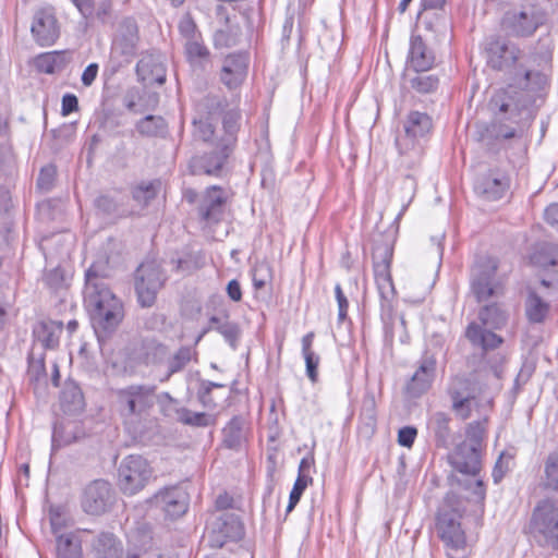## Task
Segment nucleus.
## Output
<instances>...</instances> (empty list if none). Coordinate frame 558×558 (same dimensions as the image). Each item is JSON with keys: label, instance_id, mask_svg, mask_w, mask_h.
<instances>
[{"label": "nucleus", "instance_id": "obj_35", "mask_svg": "<svg viewBox=\"0 0 558 558\" xmlns=\"http://www.w3.org/2000/svg\"><path fill=\"white\" fill-rule=\"evenodd\" d=\"M57 556L58 558H81L82 547L78 537L74 534L57 535Z\"/></svg>", "mask_w": 558, "mask_h": 558}, {"label": "nucleus", "instance_id": "obj_58", "mask_svg": "<svg viewBox=\"0 0 558 558\" xmlns=\"http://www.w3.org/2000/svg\"><path fill=\"white\" fill-rule=\"evenodd\" d=\"M303 356H304L305 365H306V375L313 383H315L317 380V376H318L317 367H318L320 359L315 352L306 353Z\"/></svg>", "mask_w": 558, "mask_h": 558}, {"label": "nucleus", "instance_id": "obj_15", "mask_svg": "<svg viewBox=\"0 0 558 558\" xmlns=\"http://www.w3.org/2000/svg\"><path fill=\"white\" fill-rule=\"evenodd\" d=\"M112 504V490L109 482L96 480L86 486L82 498L83 510L93 515L105 513Z\"/></svg>", "mask_w": 558, "mask_h": 558}, {"label": "nucleus", "instance_id": "obj_28", "mask_svg": "<svg viewBox=\"0 0 558 558\" xmlns=\"http://www.w3.org/2000/svg\"><path fill=\"white\" fill-rule=\"evenodd\" d=\"M433 128L430 117L425 112L411 111L403 122L405 138L415 141L427 135Z\"/></svg>", "mask_w": 558, "mask_h": 558}, {"label": "nucleus", "instance_id": "obj_20", "mask_svg": "<svg viewBox=\"0 0 558 558\" xmlns=\"http://www.w3.org/2000/svg\"><path fill=\"white\" fill-rule=\"evenodd\" d=\"M448 461L456 471L466 475L481 471V451L462 442L448 454Z\"/></svg>", "mask_w": 558, "mask_h": 558}, {"label": "nucleus", "instance_id": "obj_41", "mask_svg": "<svg viewBox=\"0 0 558 558\" xmlns=\"http://www.w3.org/2000/svg\"><path fill=\"white\" fill-rule=\"evenodd\" d=\"M74 425L71 423H57L53 427L52 433V448H60L62 446H66L76 440V435L74 434Z\"/></svg>", "mask_w": 558, "mask_h": 558}, {"label": "nucleus", "instance_id": "obj_32", "mask_svg": "<svg viewBox=\"0 0 558 558\" xmlns=\"http://www.w3.org/2000/svg\"><path fill=\"white\" fill-rule=\"evenodd\" d=\"M93 546L96 558H119L122 550L120 543L111 533H101Z\"/></svg>", "mask_w": 558, "mask_h": 558}, {"label": "nucleus", "instance_id": "obj_64", "mask_svg": "<svg viewBox=\"0 0 558 558\" xmlns=\"http://www.w3.org/2000/svg\"><path fill=\"white\" fill-rule=\"evenodd\" d=\"M227 294L233 302H240L242 300L241 284L236 279H232L228 282Z\"/></svg>", "mask_w": 558, "mask_h": 558}, {"label": "nucleus", "instance_id": "obj_62", "mask_svg": "<svg viewBox=\"0 0 558 558\" xmlns=\"http://www.w3.org/2000/svg\"><path fill=\"white\" fill-rule=\"evenodd\" d=\"M96 207L105 214H111L117 209V203L107 195H101L95 201Z\"/></svg>", "mask_w": 558, "mask_h": 558}, {"label": "nucleus", "instance_id": "obj_31", "mask_svg": "<svg viewBox=\"0 0 558 558\" xmlns=\"http://www.w3.org/2000/svg\"><path fill=\"white\" fill-rule=\"evenodd\" d=\"M525 315L530 323H543L548 313L549 304L542 300L534 291H530L524 304Z\"/></svg>", "mask_w": 558, "mask_h": 558}, {"label": "nucleus", "instance_id": "obj_23", "mask_svg": "<svg viewBox=\"0 0 558 558\" xmlns=\"http://www.w3.org/2000/svg\"><path fill=\"white\" fill-rule=\"evenodd\" d=\"M510 186V179L501 172H489L478 177L474 184L475 192L489 201L501 198Z\"/></svg>", "mask_w": 558, "mask_h": 558}, {"label": "nucleus", "instance_id": "obj_57", "mask_svg": "<svg viewBox=\"0 0 558 558\" xmlns=\"http://www.w3.org/2000/svg\"><path fill=\"white\" fill-rule=\"evenodd\" d=\"M417 435V429L413 426H404L399 429L398 442L402 447L411 448Z\"/></svg>", "mask_w": 558, "mask_h": 558}, {"label": "nucleus", "instance_id": "obj_30", "mask_svg": "<svg viewBox=\"0 0 558 558\" xmlns=\"http://www.w3.org/2000/svg\"><path fill=\"white\" fill-rule=\"evenodd\" d=\"M135 128L145 137H165L168 133V124L160 116L148 114L137 121Z\"/></svg>", "mask_w": 558, "mask_h": 558}, {"label": "nucleus", "instance_id": "obj_21", "mask_svg": "<svg viewBox=\"0 0 558 558\" xmlns=\"http://www.w3.org/2000/svg\"><path fill=\"white\" fill-rule=\"evenodd\" d=\"M226 195L220 186L208 187L198 206V214L208 223H216L221 220L225 211Z\"/></svg>", "mask_w": 558, "mask_h": 558}, {"label": "nucleus", "instance_id": "obj_4", "mask_svg": "<svg viewBox=\"0 0 558 558\" xmlns=\"http://www.w3.org/2000/svg\"><path fill=\"white\" fill-rule=\"evenodd\" d=\"M510 319L508 306L502 302H490L478 308L477 320L471 322L465 329L470 343L482 350L483 354L499 348L504 343L501 336L494 332L505 328Z\"/></svg>", "mask_w": 558, "mask_h": 558}, {"label": "nucleus", "instance_id": "obj_10", "mask_svg": "<svg viewBox=\"0 0 558 558\" xmlns=\"http://www.w3.org/2000/svg\"><path fill=\"white\" fill-rule=\"evenodd\" d=\"M153 476L148 461L140 454L126 456L118 469V484L124 495L133 496L141 492Z\"/></svg>", "mask_w": 558, "mask_h": 558}, {"label": "nucleus", "instance_id": "obj_60", "mask_svg": "<svg viewBox=\"0 0 558 558\" xmlns=\"http://www.w3.org/2000/svg\"><path fill=\"white\" fill-rule=\"evenodd\" d=\"M511 456H507L506 453H501L495 464L493 470V478L495 483H498L504 477L506 471L508 470V462L511 460Z\"/></svg>", "mask_w": 558, "mask_h": 558}, {"label": "nucleus", "instance_id": "obj_34", "mask_svg": "<svg viewBox=\"0 0 558 558\" xmlns=\"http://www.w3.org/2000/svg\"><path fill=\"white\" fill-rule=\"evenodd\" d=\"M177 420L185 425L207 427L216 423V415L205 412H194L187 408H179L175 411Z\"/></svg>", "mask_w": 558, "mask_h": 558}, {"label": "nucleus", "instance_id": "obj_37", "mask_svg": "<svg viewBox=\"0 0 558 558\" xmlns=\"http://www.w3.org/2000/svg\"><path fill=\"white\" fill-rule=\"evenodd\" d=\"M196 355V351L191 347H181L172 356L168 359V372L166 379L171 375L181 372Z\"/></svg>", "mask_w": 558, "mask_h": 558}, {"label": "nucleus", "instance_id": "obj_44", "mask_svg": "<svg viewBox=\"0 0 558 558\" xmlns=\"http://www.w3.org/2000/svg\"><path fill=\"white\" fill-rule=\"evenodd\" d=\"M225 385L217 384L209 380H202L199 384V388L197 390V399L201 404L207 410H214L217 408L218 403L215 398L211 396V391L214 388H223Z\"/></svg>", "mask_w": 558, "mask_h": 558}, {"label": "nucleus", "instance_id": "obj_55", "mask_svg": "<svg viewBox=\"0 0 558 558\" xmlns=\"http://www.w3.org/2000/svg\"><path fill=\"white\" fill-rule=\"evenodd\" d=\"M27 375L31 380H40V378L46 375L44 359H35L32 356L28 363Z\"/></svg>", "mask_w": 558, "mask_h": 558}, {"label": "nucleus", "instance_id": "obj_45", "mask_svg": "<svg viewBox=\"0 0 558 558\" xmlns=\"http://www.w3.org/2000/svg\"><path fill=\"white\" fill-rule=\"evenodd\" d=\"M62 65V54L60 52H49L39 56L36 59V66L40 72L52 74Z\"/></svg>", "mask_w": 558, "mask_h": 558}, {"label": "nucleus", "instance_id": "obj_8", "mask_svg": "<svg viewBox=\"0 0 558 558\" xmlns=\"http://www.w3.org/2000/svg\"><path fill=\"white\" fill-rule=\"evenodd\" d=\"M392 248L389 245L376 246L373 251L374 277L380 298L381 318H390L396 302V290L391 278L390 265Z\"/></svg>", "mask_w": 558, "mask_h": 558}, {"label": "nucleus", "instance_id": "obj_22", "mask_svg": "<svg viewBox=\"0 0 558 558\" xmlns=\"http://www.w3.org/2000/svg\"><path fill=\"white\" fill-rule=\"evenodd\" d=\"M138 43V28L134 20H123L112 44V53L124 56L126 62L134 56Z\"/></svg>", "mask_w": 558, "mask_h": 558}, {"label": "nucleus", "instance_id": "obj_14", "mask_svg": "<svg viewBox=\"0 0 558 558\" xmlns=\"http://www.w3.org/2000/svg\"><path fill=\"white\" fill-rule=\"evenodd\" d=\"M244 527L235 513L222 512L208 525V539L211 547L220 548L228 541L242 538Z\"/></svg>", "mask_w": 558, "mask_h": 558}, {"label": "nucleus", "instance_id": "obj_29", "mask_svg": "<svg viewBox=\"0 0 558 558\" xmlns=\"http://www.w3.org/2000/svg\"><path fill=\"white\" fill-rule=\"evenodd\" d=\"M222 117V128L225 135L220 137L217 143L225 146L226 150H232L236 144V134L240 129L241 113L238 109H230L225 111Z\"/></svg>", "mask_w": 558, "mask_h": 558}, {"label": "nucleus", "instance_id": "obj_5", "mask_svg": "<svg viewBox=\"0 0 558 558\" xmlns=\"http://www.w3.org/2000/svg\"><path fill=\"white\" fill-rule=\"evenodd\" d=\"M155 399V386L131 385L117 390V411L130 433H142V423L154 407Z\"/></svg>", "mask_w": 558, "mask_h": 558}, {"label": "nucleus", "instance_id": "obj_13", "mask_svg": "<svg viewBox=\"0 0 558 558\" xmlns=\"http://www.w3.org/2000/svg\"><path fill=\"white\" fill-rule=\"evenodd\" d=\"M165 281L166 277L156 262L149 260L140 265L135 275V291L142 307H150L155 304L157 293Z\"/></svg>", "mask_w": 558, "mask_h": 558}, {"label": "nucleus", "instance_id": "obj_47", "mask_svg": "<svg viewBox=\"0 0 558 558\" xmlns=\"http://www.w3.org/2000/svg\"><path fill=\"white\" fill-rule=\"evenodd\" d=\"M35 336L46 349H53L59 343V336L56 333L54 327L48 324H41L35 330Z\"/></svg>", "mask_w": 558, "mask_h": 558}, {"label": "nucleus", "instance_id": "obj_61", "mask_svg": "<svg viewBox=\"0 0 558 558\" xmlns=\"http://www.w3.org/2000/svg\"><path fill=\"white\" fill-rule=\"evenodd\" d=\"M78 109V99L74 94H65L62 97L61 113L62 116H69L70 113Z\"/></svg>", "mask_w": 558, "mask_h": 558}, {"label": "nucleus", "instance_id": "obj_50", "mask_svg": "<svg viewBox=\"0 0 558 558\" xmlns=\"http://www.w3.org/2000/svg\"><path fill=\"white\" fill-rule=\"evenodd\" d=\"M308 483H312V478H304L303 476L296 478L289 496L287 512H291L295 508Z\"/></svg>", "mask_w": 558, "mask_h": 558}, {"label": "nucleus", "instance_id": "obj_9", "mask_svg": "<svg viewBox=\"0 0 558 558\" xmlns=\"http://www.w3.org/2000/svg\"><path fill=\"white\" fill-rule=\"evenodd\" d=\"M529 529L539 546L558 551V506L556 504L539 502L532 513Z\"/></svg>", "mask_w": 558, "mask_h": 558}, {"label": "nucleus", "instance_id": "obj_26", "mask_svg": "<svg viewBox=\"0 0 558 558\" xmlns=\"http://www.w3.org/2000/svg\"><path fill=\"white\" fill-rule=\"evenodd\" d=\"M451 417L444 412H435L428 420V428L437 447L448 449L454 442V433L450 427Z\"/></svg>", "mask_w": 558, "mask_h": 558}, {"label": "nucleus", "instance_id": "obj_12", "mask_svg": "<svg viewBox=\"0 0 558 558\" xmlns=\"http://www.w3.org/2000/svg\"><path fill=\"white\" fill-rule=\"evenodd\" d=\"M545 21L546 16L542 9L527 4L506 12L502 26L513 37H530Z\"/></svg>", "mask_w": 558, "mask_h": 558}, {"label": "nucleus", "instance_id": "obj_51", "mask_svg": "<svg viewBox=\"0 0 558 558\" xmlns=\"http://www.w3.org/2000/svg\"><path fill=\"white\" fill-rule=\"evenodd\" d=\"M57 170L52 165H48L41 168L37 179V187L43 192H49L56 179Z\"/></svg>", "mask_w": 558, "mask_h": 558}, {"label": "nucleus", "instance_id": "obj_11", "mask_svg": "<svg viewBox=\"0 0 558 558\" xmlns=\"http://www.w3.org/2000/svg\"><path fill=\"white\" fill-rule=\"evenodd\" d=\"M497 262L492 257L482 258L472 270L471 290L478 303L504 294V286L497 277Z\"/></svg>", "mask_w": 558, "mask_h": 558}, {"label": "nucleus", "instance_id": "obj_40", "mask_svg": "<svg viewBox=\"0 0 558 558\" xmlns=\"http://www.w3.org/2000/svg\"><path fill=\"white\" fill-rule=\"evenodd\" d=\"M229 22V19H227ZM241 29L236 25L227 23L225 28L218 29L214 35V43L217 48H229L238 45Z\"/></svg>", "mask_w": 558, "mask_h": 558}, {"label": "nucleus", "instance_id": "obj_48", "mask_svg": "<svg viewBox=\"0 0 558 558\" xmlns=\"http://www.w3.org/2000/svg\"><path fill=\"white\" fill-rule=\"evenodd\" d=\"M485 429L482 423L473 422L466 428V439L462 444L474 447L476 450H482V441L484 438Z\"/></svg>", "mask_w": 558, "mask_h": 558}, {"label": "nucleus", "instance_id": "obj_42", "mask_svg": "<svg viewBox=\"0 0 558 558\" xmlns=\"http://www.w3.org/2000/svg\"><path fill=\"white\" fill-rule=\"evenodd\" d=\"M160 185V181H153L137 185L132 192L134 201L142 206L148 205L150 201L157 196Z\"/></svg>", "mask_w": 558, "mask_h": 558}, {"label": "nucleus", "instance_id": "obj_27", "mask_svg": "<svg viewBox=\"0 0 558 558\" xmlns=\"http://www.w3.org/2000/svg\"><path fill=\"white\" fill-rule=\"evenodd\" d=\"M410 62L417 72H426L435 62L434 53L426 47L418 35L411 37Z\"/></svg>", "mask_w": 558, "mask_h": 558}, {"label": "nucleus", "instance_id": "obj_18", "mask_svg": "<svg viewBox=\"0 0 558 558\" xmlns=\"http://www.w3.org/2000/svg\"><path fill=\"white\" fill-rule=\"evenodd\" d=\"M250 59L247 53L228 54L221 65L220 81L229 89L238 88L246 78Z\"/></svg>", "mask_w": 558, "mask_h": 558}, {"label": "nucleus", "instance_id": "obj_49", "mask_svg": "<svg viewBox=\"0 0 558 558\" xmlns=\"http://www.w3.org/2000/svg\"><path fill=\"white\" fill-rule=\"evenodd\" d=\"M215 330L218 331L225 340L229 343V345L235 350L236 342L240 337V328L239 325L234 322H226L222 326H214Z\"/></svg>", "mask_w": 558, "mask_h": 558}, {"label": "nucleus", "instance_id": "obj_63", "mask_svg": "<svg viewBox=\"0 0 558 558\" xmlns=\"http://www.w3.org/2000/svg\"><path fill=\"white\" fill-rule=\"evenodd\" d=\"M98 69H99V66L97 63H90L86 66V69L83 71V74L81 77L82 84L84 86H86V87L92 86V84L94 83V81L97 77Z\"/></svg>", "mask_w": 558, "mask_h": 558}, {"label": "nucleus", "instance_id": "obj_36", "mask_svg": "<svg viewBox=\"0 0 558 558\" xmlns=\"http://www.w3.org/2000/svg\"><path fill=\"white\" fill-rule=\"evenodd\" d=\"M542 485L547 490L558 492V451L550 452L544 460Z\"/></svg>", "mask_w": 558, "mask_h": 558}, {"label": "nucleus", "instance_id": "obj_59", "mask_svg": "<svg viewBox=\"0 0 558 558\" xmlns=\"http://www.w3.org/2000/svg\"><path fill=\"white\" fill-rule=\"evenodd\" d=\"M185 52L190 59L205 58L208 54L206 47L193 39L186 41Z\"/></svg>", "mask_w": 558, "mask_h": 558}, {"label": "nucleus", "instance_id": "obj_7", "mask_svg": "<svg viewBox=\"0 0 558 558\" xmlns=\"http://www.w3.org/2000/svg\"><path fill=\"white\" fill-rule=\"evenodd\" d=\"M461 510L459 497L452 493L445 496L437 513L436 527L440 538L449 548L450 558H464L460 554L465 546V535L460 524Z\"/></svg>", "mask_w": 558, "mask_h": 558}, {"label": "nucleus", "instance_id": "obj_54", "mask_svg": "<svg viewBox=\"0 0 558 558\" xmlns=\"http://www.w3.org/2000/svg\"><path fill=\"white\" fill-rule=\"evenodd\" d=\"M50 525L53 534L60 535L59 532L68 525V518L61 508H51L50 512Z\"/></svg>", "mask_w": 558, "mask_h": 558}, {"label": "nucleus", "instance_id": "obj_46", "mask_svg": "<svg viewBox=\"0 0 558 558\" xmlns=\"http://www.w3.org/2000/svg\"><path fill=\"white\" fill-rule=\"evenodd\" d=\"M438 78L432 74L420 73L410 80V85L417 93L428 94L438 87Z\"/></svg>", "mask_w": 558, "mask_h": 558}, {"label": "nucleus", "instance_id": "obj_33", "mask_svg": "<svg viewBox=\"0 0 558 558\" xmlns=\"http://www.w3.org/2000/svg\"><path fill=\"white\" fill-rule=\"evenodd\" d=\"M245 421L241 416H234L223 428V444L230 449H236L245 438Z\"/></svg>", "mask_w": 558, "mask_h": 558}, {"label": "nucleus", "instance_id": "obj_56", "mask_svg": "<svg viewBox=\"0 0 558 558\" xmlns=\"http://www.w3.org/2000/svg\"><path fill=\"white\" fill-rule=\"evenodd\" d=\"M335 294L338 303V322L342 323L347 318L349 302L339 283L335 287Z\"/></svg>", "mask_w": 558, "mask_h": 558}, {"label": "nucleus", "instance_id": "obj_16", "mask_svg": "<svg viewBox=\"0 0 558 558\" xmlns=\"http://www.w3.org/2000/svg\"><path fill=\"white\" fill-rule=\"evenodd\" d=\"M232 153V150H226L225 146L216 142L213 150L195 156L190 160V172L193 175L206 174L218 177Z\"/></svg>", "mask_w": 558, "mask_h": 558}, {"label": "nucleus", "instance_id": "obj_39", "mask_svg": "<svg viewBox=\"0 0 558 558\" xmlns=\"http://www.w3.org/2000/svg\"><path fill=\"white\" fill-rule=\"evenodd\" d=\"M227 101L219 95L209 94L205 96L197 105V109L201 113L206 114V119L220 116L225 112Z\"/></svg>", "mask_w": 558, "mask_h": 558}, {"label": "nucleus", "instance_id": "obj_25", "mask_svg": "<svg viewBox=\"0 0 558 558\" xmlns=\"http://www.w3.org/2000/svg\"><path fill=\"white\" fill-rule=\"evenodd\" d=\"M138 80L145 85H161L166 81V69L159 58L151 54L143 56L136 64Z\"/></svg>", "mask_w": 558, "mask_h": 558}, {"label": "nucleus", "instance_id": "obj_2", "mask_svg": "<svg viewBox=\"0 0 558 558\" xmlns=\"http://www.w3.org/2000/svg\"><path fill=\"white\" fill-rule=\"evenodd\" d=\"M119 248L118 241L108 239L104 256L95 260L85 274L84 304L99 339L113 332L124 317L121 300L106 282L110 265L119 259Z\"/></svg>", "mask_w": 558, "mask_h": 558}, {"label": "nucleus", "instance_id": "obj_17", "mask_svg": "<svg viewBox=\"0 0 558 558\" xmlns=\"http://www.w3.org/2000/svg\"><path fill=\"white\" fill-rule=\"evenodd\" d=\"M31 32L40 46H50L59 38L60 29L51 8H43L35 12Z\"/></svg>", "mask_w": 558, "mask_h": 558}, {"label": "nucleus", "instance_id": "obj_1", "mask_svg": "<svg viewBox=\"0 0 558 558\" xmlns=\"http://www.w3.org/2000/svg\"><path fill=\"white\" fill-rule=\"evenodd\" d=\"M487 53L492 69L509 75L512 89L536 92L546 86V71L553 61V39L549 36L541 37L527 56L515 43L497 37L488 43Z\"/></svg>", "mask_w": 558, "mask_h": 558}, {"label": "nucleus", "instance_id": "obj_19", "mask_svg": "<svg viewBox=\"0 0 558 558\" xmlns=\"http://www.w3.org/2000/svg\"><path fill=\"white\" fill-rule=\"evenodd\" d=\"M154 502L168 517L175 519L186 512L189 508V494L180 486H172L155 494Z\"/></svg>", "mask_w": 558, "mask_h": 558}, {"label": "nucleus", "instance_id": "obj_53", "mask_svg": "<svg viewBox=\"0 0 558 558\" xmlns=\"http://www.w3.org/2000/svg\"><path fill=\"white\" fill-rule=\"evenodd\" d=\"M270 280V268L267 264H258L253 269V286L259 290Z\"/></svg>", "mask_w": 558, "mask_h": 558}, {"label": "nucleus", "instance_id": "obj_38", "mask_svg": "<svg viewBox=\"0 0 558 558\" xmlns=\"http://www.w3.org/2000/svg\"><path fill=\"white\" fill-rule=\"evenodd\" d=\"M61 403L64 411L77 412L84 407L83 393L78 386L69 384L61 392Z\"/></svg>", "mask_w": 558, "mask_h": 558}, {"label": "nucleus", "instance_id": "obj_6", "mask_svg": "<svg viewBox=\"0 0 558 558\" xmlns=\"http://www.w3.org/2000/svg\"><path fill=\"white\" fill-rule=\"evenodd\" d=\"M499 376V369L490 367L489 371L484 372L483 380L481 379L482 375L476 373L452 378L448 393L454 413L462 420L469 418L476 397L483 392L490 378L498 379Z\"/></svg>", "mask_w": 558, "mask_h": 558}, {"label": "nucleus", "instance_id": "obj_52", "mask_svg": "<svg viewBox=\"0 0 558 558\" xmlns=\"http://www.w3.org/2000/svg\"><path fill=\"white\" fill-rule=\"evenodd\" d=\"M209 119L194 120L193 135L196 140L209 142L214 136V126L208 121Z\"/></svg>", "mask_w": 558, "mask_h": 558}, {"label": "nucleus", "instance_id": "obj_24", "mask_svg": "<svg viewBox=\"0 0 558 558\" xmlns=\"http://www.w3.org/2000/svg\"><path fill=\"white\" fill-rule=\"evenodd\" d=\"M436 360L433 355H425L416 372L407 385V392L413 397H420L429 387L435 376Z\"/></svg>", "mask_w": 558, "mask_h": 558}, {"label": "nucleus", "instance_id": "obj_3", "mask_svg": "<svg viewBox=\"0 0 558 558\" xmlns=\"http://www.w3.org/2000/svg\"><path fill=\"white\" fill-rule=\"evenodd\" d=\"M522 106L519 94L511 86L497 90L489 100L493 119L478 132L483 147L494 154L507 149L512 142L521 141L525 125L521 121Z\"/></svg>", "mask_w": 558, "mask_h": 558}, {"label": "nucleus", "instance_id": "obj_43", "mask_svg": "<svg viewBox=\"0 0 558 558\" xmlns=\"http://www.w3.org/2000/svg\"><path fill=\"white\" fill-rule=\"evenodd\" d=\"M360 416L364 424L374 430L377 417L376 399L374 393L367 392L363 397Z\"/></svg>", "mask_w": 558, "mask_h": 558}]
</instances>
